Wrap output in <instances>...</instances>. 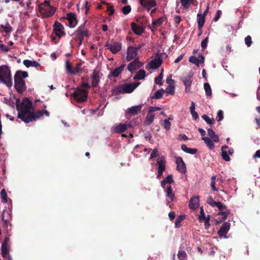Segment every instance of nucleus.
<instances>
[{
	"label": "nucleus",
	"mask_w": 260,
	"mask_h": 260,
	"mask_svg": "<svg viewBox=\"0 0 260 260\" xmlns=\"http://www.w3.org/2000/svg\"><path fill=\"white\" fill-rule=\"evenodd\" d=\"M17 111L18 112L17 118L20 119L24 123H28L33 121V104L28 98L22 100L21 104L19 102H16Z\"/></svg>",
	"instance_id": "obj_1"
},
{
	"label": "nucleus",
	"mask_w": 260,
	"mask_h": 260,
	"mask_svg": "<svg viewBox=\"0 0 260 260\" xmlns=\"http://www.w3.org/2000/svg\"><path fill=\"white\" fill-rule=\"evenodd\" d=\"M28 76L26 71H17L14 76V86L17 92L22 93L27 89L23 79Z\"/></svg>",
	"instance_id": "obj_2"
},
{
	"label": "nucleus",
	"mask_w": 260,
	"mask_h": 260,
	"mask_svg": "<svg viewBox=\"0 0 260 260\" xmlns=\"http://www.w3.org/2000/svg\"><path fill=\"white\" fill-rule=\"evenodd\" d=\"M0 82L8 87H12L13 85L11 71L7 65L0 66Z\"/></svg>",
	"instance_id": "obj_3"
},
{
	"label": "nucleus",
	"mask_w": 260,
	"mask_h": 260,
	"mask_svg": "<svg viewBox=\"0 0 260 260\" xmlns=\"http://www.w3.org/2000/svg\"><path fill=\"white\" fill-rule=\"evenodd\" d=\"M140 82H134L130 84H123L117 85L113 90L115 95L125 93H132L139 85Z\"/></svg>",
	"instance_id": "obj_4"
},
{
	"label": "nucleus",
	"mask_w": 260,
	"mask_h": 260,
	"mask_svg": "<svg viewBox=\"0 0 260 260\" xmlns=\"http://www.w3.org/2000/svg\"><path fill=\"white\" fill-rule=\"evenodd\" d=\"M39 9L41 15L44 17H49L54 15L55 12V8L51 7L49 1H45L44 3L39 6Z\"/></svg>",
	"instance_id": "obj_5"
},
{
	"label": "nucleus",
	"mask_w": 260,
	"mask_h": 260,
	"mask_svg": "<svg viewBox=\"0 0 260 260\" xmlns=\"http://www.w3.org/2000/svg\"><path fill=\"white\" fill-rule=\"evenodd\" d=\"M88 90L82 88H77L72 93V96L78 102H85L88 97Z\"/></svg>",
	"instance_id": "obj_6"
},
{
	"label": "nucleus",
	"mask_w": 260,
	"mask_h": 260,
	"mask_svg": "<svg viewBox=\"0 0 260 260\" xmlns=\"http://www.w3.org/2000/svg\"><path fill=\"white\" fill-rule=\"evenodd\" d=\"M221 155L223 159L225 161H230V156L229 155H232L234 152V149L233 148H229L227 145L222 146L221 149Z\"/></svg>",
	"instance_id": "obj_7"
},
{
	"label": "nucleus",
	"mask_w": 260,
	"mask_h": 260,
	"mask_svg": "<svg viewBox=\"0 0 260 260\" xmlns=\"http://www.w3.org/2000/svg\"><path fill=\"white\" fill-rule=\"evenodd\" d=\"M139 58V57L135 58L132 62H130L129 64H128V71H130L131 72H133V71H135V70L142 68V67L144 65V63L140 62Z\"/></svg>",
	"instance_id": "obj_8"
},
{
	"label": "nucleus",
	"mask_w": 260,
	"mask_h": 260,
	"mask_svg": "<svg viewBox=\"0 0 260 260\" xmlns=\"http://www.w3.org/2000/svg\"><path fill=\"white\" fill-rule=\"evenodd\" d=\"M64 27L62 24L58 21H55L53 24V31L57 36L59 38L65 35L64 32Z\"/></svg>",
	"instance_id": "obj_9"
},
{
	"label": "nucleus",
	"mask_w": 260,
	"mask_h": 260,
	"mask_svg": "<svg viewBox=\"0 0 260 260\" xmlns=\"http://www.w3.org/2000/svg\"><path fill=\"white\" fill-rule=\"evenodd\" d=\"M143 105H139L137 106H133L128 108L125 112V117L128 118L129 115H135L142 110Z\"/></svg>",
	"instance_id": "obj_10"
},
{
	"label": "nucleus",
	"mask_w": 260,
	"mask_h": 260,
	"mask_svg": "<svg viewBox=\"0 0 260 260\" xmlns=\"http://www.w3.org/2000/svg\"><path fill=\"white\" fill-rule=\"evenodd\" d=\"M230 225L229 221L224 222L218 232V236L220 237H225L226 234L230 230Z\"/></svg>",
	"instance_id": "obj_11"
},
{
	"label": "nucleus",
	"mask_w": 260,
	"mask_h": 260,
	"mask_svg": "<svg viewBox=\"0 0 260 260\" xmlns=\"http://www.w3.org/2000/svg\"><path fill=\"white\" fill-rule=\"evenodd\" d=\"M138 52L136 51L135 47L133 46H128L127 49V55L126 57V59L127 61H129L133 59L136 57H139L138 55Z\"/></svg>",
	"instance_id": "obj_12"
},
{
	"label": "nucleus",
	"mask_w": 260,
	"mask_h": 260,
	"mask_svg": "<svg viewBox=\"0 0 260 260\" xmlns=\"http://www.w3.org/2000/svg\"><path fill=\"white\" fill-rule=\"evenodd\" d=\"M139 2L142 7L149 11L151 8L155 7L157 4L155 0H140Z\"/></svg>",
	"instance_id": "obj_13"
},
{
	"label": "nucleus",
	"mask_w": 260,
	"mask_h": 260,
	"mask_svg": "<svg viewBox=\"0 0 260 260\" xmlns=\"http://www.w3.org/2000/svg\"><path fill=\"white\" fill-rule=\"evenodd\" d=\"M105 47L110 49L113 54H116V53L119 52L121 49V43L116 42L114 43L113 45H111V44L108 43L106 44Z\"/></svg>",
	"instance_id": "obj_14"
},
{
	"label": "nucleus",
	"mask_w": 260,
	"mask_h": 260,
	"mask_svg": "<svg viewBox=\"0 0 260 260\" xmlns=\"http://www.w3.org/2000/svg\"><path fill=\"white\" fill-rule=\"evenodd\" d=\"M125 66L126 64H125V63H123L121 66H119V67L113 69L111 71H110V74L108 76V78L110 79V76L113 77H117L119 76L120 74L122 73Z\"/></svg>",
	"instance_id": "obj_15"
},
{
	"label": "nucleus",
	"mask_w": 260,
	"mask_h": 260,
	"mask_svg": "<svg viewBox=\"0 0 260 260\" xmlns=\"http://www.w3.org/2000/svg\"><path fill=\"white\" fill-rule=\"evenodd\" d=\"M176 162L177 165V170L182 173H185L186 172V168L182 157L180 156L176 157Z\"/></svg>",
	"instance_id": "obj_16"
},
{
	"label": "nucleus",
	"mask_w": 260,
	"mask_h": 260,
	"mask_svg": "<svg viewBox=\"0 0 260 260\" xmlns=\"http://www.w3.org/2000/svg\"><path fill=\"white\" fill-rule=\"evenodd\" d=\"M91 87H96L100 82V72L94 70L91 76Z\"/></svg>",
	"instance_id": "obj_17"
},
{
	"label": "nucleus",
	"mask_w": 260,
	"mask_h": 260,
	"mask_svg": "<svg viewBox=\"0 0 260 260\" xmlns=\"http://www.w3.org/2000/svg\"><path fill=\"white\" fill-rule=\"evenodd\" d=\"M67 19L69 21V26L71 27H74L77 24V20L76 16L73 13H69L67 14Z\"/></svg>",
	"instance_id": "obj_18"
},
{
	"label": "nucleus",
	"mask_w": 260,
	"mask_h": 260,
	"mask_svg": "<svg viewBox=\"0 0 260 260\" xmlns=\"http://www.w3.org/2000/svg\"><path fill=\"white\" fill-rule=\"evenodd\" d=\"M199 196H194L191 198L189 201V207L191 209H196L199 206Z\"/></svg>",
	"instance_id": "obj_19"
},
{
	"label": "nucleus",
	"mask_w": 260,
	"mask_h": 260,
	"mask_svg": "<svg viewBox=\"0 0 260 260\" xmlns=\"http://www.w3.org/2000/svg\"><path fill=\"white\" fill-rule=\"evenodd\" d=\"M192 77V75H190L187 77H184L182 79V81L184 83V84L185 86V92H189L190 90L191 85V77Z\"/></svg>",
	"instance_id": "obj_20"
},
{
	"label": "nucleus",
	"mask_w": 260,
	"mask_h": 260,
	"mask_svg": "<svg viewBox=\"0 0 260 260\" xmlns=\"http://www.w3.org/2000/svg\"><path fill=\"white\" fill-rule=\"evenodd\" d=\"M131 26L132 30L136 35H141L144 31V27L138 25V24L135 23V22H132Z\"/></svg>",
	"instance_id": "obj_21"
},
{
	"label": "nucleus",
	"mask_w": 260,
	"mask_h": 260,
	"mask_svg": "<svg viewBox=\"0 0 260 260\" xmlns=\"http://www.w3.org/2000/svg\"><path fill=\"white\" fill-rule=\"evenodd\" d=\"M162 63V60L160 57H155L154 59L151 60L149 64L151 69H158L160 67Z\"/></svg>",
	"instance_id": "obj_22"
},
{
	"label": "nucleus",
	"mask_w": 260,
	"mask_h": 260,
	"mask_svg": "<svg viewBox=\"0 0 260 260\" xmlns=\"http://www.w3.org/2000/svg\"><path fill=\"white\" fill-rule=\"evenodd\" d=\"M85 22H86L80 25V26L77 29L76 32L77 34H80L82 35H84L85 37H88V36L89 35V32L87 29H84Z\"/></svg>",
	"instance_id": "obj_23"
},
{
	"label": "nucleus",
	"mask_w": 260,
	"mask_h": 260,
	"mask_svg": "<svg viewBox=\"0 0 260 260\" xmlns=\"http://www.w3.org/2000/svg\"><path fill=\"white\" fill-rule=\"evenodd\" d=\"M23 64L26 67V68H29V67H34L35 68H38L40 66V63H38L37 61L31 60L28 59L24 60Z\"/></svg>",
	"instance_id": "obj_24"
},
{
	"label": "nucleus",
	"mask_w": 260,
	"mask_h": 260,
	"mask_svg": "<svg viewBox=\"0 0 260 260\" xmlns=\"http://www.w3.org/2000/svg\"><path fill=\"white\" fill-rule=\"evenodd\" d=\"M166 162L165 157H161L160 160H158L157 161V164L158 165V170L163 172L166 169Z\"/></svg>",
	"instance_id": "obj_25"
},
{
	"label": "nucleus",
	"mask_w": 260,
	"mask_h": 260,
	"mask_svg": "<svg viewBox=\"0 0 260 260\" xmlns=\"http://www.w3.org/2000/svg\"><path fill=\"white\" fill-rule=\"evenodd\" d=\"M145 76L146 71L144 70V69H140L137 72L133 79L135 80H142L143 79Z\"/></svg>",
	"instance_id": "obj_26"
},
{
	"label": "nucleus",
	"mask_w": 260,
	"mask_h": 260,
	"mask_svg": "<svg viewBox=\"0 0 260 260\" xmlns=\"http://www.w3.org/2000/svg\"><path fill=\"white\" fill-rule=\"evenodd\" d=\"M0 26L3 29L2 32H5L7 34L10 33L12 31V27L8 23V22H6L5 24H1Z\"/></svg>",
	"instance_id": "obj_27"
},
{
	"label": "nucleus",
	"mask_w": 260,
	"mask_h": 260,
	"mask_svg": "<svg viewBox=\"0 0 260 260\" xmlns=\"http://www.w3.org/2000/svg\"><path fill=\"white\" fill-rule=\"evenodd\" d=\"M127 126L124 123H119L115 127V131L118 133H122L126 131Z\"/></svg>",
	"instance_id": "obj_28"
},
{
	"label": "nucleus",
	"mask_w": 260,
	"mask_h": 260,
	"mask_svg": "<svg viewBox=\"0 0 260 260\" xmlns=\"http://www.w3.org/2000/svg\"><path fill=\"white\" fill-rule=\"evenodd\" d=\"M165 92V90L163 88H160L155 92L154 95L151 96V99H160L162 98L163 95Z\"/></svg>",
	"instance_id": "obj_29"
},
{
	"label": "nucleus",
	"mask_w": 260,
	"mask_h": 260,
	"mask_svg": "<svg viewBox=\"0 0 260 260\" xmlns=\"http://www.w3.org/2000/svg\"><path fill=\"white\" fill-rule=\"evenodd\" d=\"M198 29L201 30L205 22V18L204 16H202V14H198Z\"/></svg>",
	"instance_id": "obj_30"
},
{
	"label": "nucleus",
	"mask_w": 260,
	"mask_h": 260,
	"mask_svg": "<svg viewBox=\"0 0 260 260\" xmlns=\"http://www.w3.org/2000/svg\"><path fill=\"white\" fill-rule=\"evenodd\" d=\"M166 192L167 197L170 198V200L174 201L175 199V196L174 193H173V189L171 186L167 187Z\"/></svg>",
	"instance_id": "obj_31"
},
{
	"label": "nucleus",
	"mask_w": 260,
	"mask_h": 260,
	"mask_svg": "<svg viewBox=\"0 0 260 260\" xmlns=\"http://www.w3.org/2000/svg\"><path fill=\"white\" fill-rule=\"evenodd\" d=\"M164 21V18L160 17L157 19H155L154 20L152 21V23L151 24L152 27L153 28L157 27L158 26H160V25L162 24V23Z\"/></svg>",
	"instance_id": "obj_32"
},
{
	"label": "nucleus",
	"mask_w": 260,
	"mask_h": 260,
	"mask_svg": "<svg viewBox=\"0 0 260 260\" xmlns=\"http://www.w3.org/2000/svg\"><path fill=\"white\" fill-rule=\"evenodd\" d=\"M202 140L204 141L205 144H206L207 146L208 147V148L210 149H213L214 145V143L212 142V140L210 139L209 137H202Z\"/></svg>",
	"instance_id": "obj_33"
},
{
	"label": "nucleus",
	"mask_w": 260,
	"mask_h": 260,
	"mask_svg": "<svg viewBox=\"0 0 260 260\" xmlns=\"http://www.w3.org/2000/svg\"><path fill=\"white\" fill-rule=\"evenodd\" d=\"M1 253L3 257H6L9 253L8 245L2 243L1 246Z\"/></svg>",
	"instance_id": "obj_34"
},
{
	"label": "nucleus",
	"mask_w": 260,
	"mask_h": 260,
	"mask_svg": "<svg viewBox=\"0 0 260 260\" xmlns=\"http://www.w3.org/2000/svg\"><path fill=\"white\" fill-rule=\"evenodd\" d=\"M43 116V111H38L37 112H35L34 108H32V116L34 118L33 121H36L37 119H39Z\"/></svg>",
	"instance_id": "obj_35"
},
{
	"label": "nucleus",
	"mask_w": 260,
	"mask_h": 260,
	"mask_svg": "<svg viewBox=\"0 0 260 260\" xmlns=\"http://www.w3.org/2000/svg\"><path fill=\"white\" fill-rule=\"evenodd\" d=\"M185 217V215H179L175 220V228H179L181 226L182 221L184 220Z\"/></svg>",
	"instance_id": "obj_36"
},
{
	"label": "nucleus",
	"mask_w": 260,
	"mask_h": 260,
	"mask_svg": "<svg viewBox=\"0 0 260 260\" xmlns=\"http://www.w3.org/2000/svg\"><path fill=\"white\" fill-rule=\"evenodd\" d=\"M164 69H161V72L158 76L155 78V83L156 84L161 85L162 84V79L164 77L163 75Z\"/></svg>",
	"instance_id": "obj_37"
},
{
	"label": "nucleus",
	"mask_w": 260,
	"mask_h": 260,
	"mask_svg": "<svg viewBox=\"0 0 260 260\" xmlns=\"http://www.w3.org/2000/svg\"><path fill=\"white\" fill-rule=\"evenodd\" d=\"M204 86V88H205V92H206V95L207 96H211L212 95V89H211V88L210 87L209 83L208 82L205 83Z\"/></svg>",
	"instance_id": "obj_38"
},
{
	"label": "nucleus",
	"mask_w": 260,
	"mask_h": 260,
	"mask_svg": "<svg viewBox=\"0 0 260 260\" xmlns=\"http://www.w3.org/2000/svg\"><path fill=\"white\" fill-rule=\"evenodd\" d=\"M178 258L179 260H187V254L184 250H179L178 253Z\"/></svg>",
	"instance_id": "obj_39"
},
{
	"label": "nucleus",
	"mask_w": 260,
	"mask_h": 260,
	"mask_svg": "<svg viewBox=\"0 0 260 260\" xmlns=\"http://www.w3.org/2000/svg\"><path fill=\"white\" fill-rule=\"evenodd\" d=\"M154 118V115L152 114L151 113H149L148 112V114H147V115L146 116V124H148V125H149V124L152 123Z\"/></svg>",
	"instance_id": "obj_40"
},
{
	"label": "nucleus",
	"mask_w": 260,
	"mask_h": 260,
	"mask_svg": "<svg viewBox=\"0 0 260 260\" xmlns=\"http://www.w3.org/2000/svg\"><path fill=\"white\" fill-rule=\"evenodd\" d=\"M66 69L67 71L70 74L73 75L74 69L72 68V63H70L69 60L66 61Z\"/></svg>",
	"instance_id": "obj_41"
},
{
	"label": "nucleus",
	"mask_w": 260,
	"mask_h": 260,
	"mask_svg": "<svg viewBox=\"0 0 260 260\" xmlns=\"http://www.w3.org/2000/svg\"><path fill=\"white\" fill-rule=\"evenodd\" d=\"M1 195L2 201L4 203H6V202H8V196L7 195L6 190L4 189L1 190Z\"/></svg>",
	"instance_id": "obj_42"
},
{
	"label": "nucleus",
	"mask_w": 260,
	"mask_h": 260,
	"mask_svg": "<svg viewBox=\"0 0 260 260\" xmlns=\"http://www.w3.org/2000/svg\"><path fill=\"white\" fill-rule=\"evenodd\" d=\"M102 3H103V4L108 5V11L109 12L108 15L110 16L113 15L115 11L113 7L112 6V5H110V4H108V3L105 1L102 2Z\"/></svg>",
	"instance_id": "obj_43"
},
{
	"label": "nucleus",
	"mask_w": 260,
	"mask_h": 260,
	"mask_svg": "<svg viewBox=\"0 0 260 260\" xmlns=\"http://www.w3.org/2000/svg\"><path fill=\"white\" fill-rule=\"evenodd\" d=\"M202 117L208 124H212L214 123V119L209 118V116L207 115H203Z\"/></svg>",
	"instance_id": "obj_44"
},
{
	"label": "nucleus",
	"mask_w": 260,
	"mask_h": 260,
	"mask_svg": "<svg viewBox=\"0 0 260 260\" xmlns=\"http://www.w3.org/2000/svg\"><path fill=\"white\" fill-rule=\"evenodd\" d=\"M82 65V63L79 62L77 63L76 66V67L73 69V75L79 73V72H82V69L81 68V66Z\"/></svg>",
	"instance_id": "obj_45"
},
{
	"label": "nucleus",
	"mask_w": 260,
	"mask_h": 260,
	"mask_svg": "<svg viewBox=\"0 0 260 260\" xmlns=\"http://www.w3.org/2000/svg\"><path fill=\"white\" fill-rule=\"evenodd\" d=\"M183 8H188L193 0H180Z\"/></svg>",
	"instance_id": "obj_46"
},
{
	"label": "nucleus",
	"mask_w": 260,
	"mask_h": 260,
	"mask_svg": "<svg viewBox=\"0 0 260 260\" xmlns=\"http://www.w3.org/2000/svg\"><path fill=\"white\" fill-rule=\"evenodd\" d=\"M165 91L171 95H173L175 91V87L173 85H169L165 90Z\"/></svg>",
	"instance_id": "obj_47"
},
{
	"label": "nucleus",
	"mask_w": 260,
	"mask_h": 260,
	"mask_svg": "<svg viewBox=\"0 0 260 260\" xmlns=\"http://www.w3.org/2000/svg\"><path fill=\"white\" fill-rule=\"evenodd\" d=\"M131 11V7L130 5H125V6L123 7L122 9V12L124 15H128V14L130 13Z\"/></svg>",
	"instance_id": "obj_48"
},
{
	"label": "nucleus",
	"mask_w": 260,
	"mask_h": 260,
	"mask_svg": "<svg viewBox=\"0 0 260 260\" xmlns=\"http://www.w3.org/2000/svg\"><path fill=\"white\" fill-rule=\"evenodd\" d=\"M171 123L169 120H168V119H165L163 123L164 128L166 130H169L171 128Z\"/></svg>",
	"instance_id": "obj_49"
},
{
	"label": "nucleus",
	"mask_w": 260,
	"mask_h": 260,
	"mask_svg": "<svg viewBox=\"0 0 260 260\" xmlns=\"http://www.w3.org/2000/svg\"><path fill=\"white\" fill-rule=\"evenodd\" d=\"M217 207L220 212H225V211H227V207L224 205H222L221 202H218Z\"/></svg>",
	"instance_id": "obj_50"
},
{
	"label": "nucleus",
	"mask_w": 260,
	"mask_h": 260,
	"mask_svg": "<svg viewBox=\"0 0 260 260\" xmlns=\"http://www.w3.org/2000/svg\"><path fill=\"white\" fill-rule=\"evenodd\" d=\"M205 218V213L203 207H200V213L199 216V219L200 221H202Z\"/></svg>",
	"instance_id": "obj_51"
},
{
	"label": "nucleus",
	"mask_w": 260,
	"mask_h": 260,
	"mask_svg": "<svg viewBox=\"0 0 260 260\" xmlns=\"http://www.w3.org/2000/svg\"><path fill=\"white\" fill-rule=\"evenodd\" d=\"M245 44L248 47H250L252 44V38L250 35L245 38Z\"/></svg>",
	"instance_id": "obj_52"
},
{
	"label": "nucleus",
	"mask_w": 260,
	"mask_h": 260,
	"mask_svg": "<svg viewBox=\"0 0 260 260\" xmlns=\"http://www.w3.org/2000/svg\"><path fill=\"white\" fill-rule=\"evenodd\" d=\"M189 61L194 63L196 66H199V59L196 56H191L189 58Z\"/></svg>",
	"instance_id": "obj_53"
},
{
	"label": "nucleus",
	"mask_w": 260,
	"mask_h": 260,
	"mask_svg": "<svg viewBox=\"0 0 260 260\" xmlns=\"http://www.w3.org/2000/svg\"><path fill=\"white\" fill-rule=\"evenodd\" d=\"M159 156V151L157 148H154L153 149L151 153L150 154V159L157 157Z\"/></svg>",
	"instance_id": "obj_54"
},
{
	"label": "nucleus",
	"mask_w": 260,
	"mask_h": 260,
	"mask_svg": "<svg viewBox=\"0 0 260 260\" xmlns=\"http://www.w3.org/2000/svg\"><path fill=\"white\" fill-rule=\"evenodd\" d=\"M209 41V38L206 37L202 41L201 47L203 50H205L208 45V42Z\"/></svg>",
	"instance_id": "obj_55"
},
{
	"label": "nucleus",
	"mask_w": 260,
	"mask_h": 260,
	"mask_svg": "<svg viewBox=\"0 0 260 260\" xmlns=\"http://www.w3.org/2000/svg\"><path fill=\"white\" fill-rule=\"evenodd\" d=\"M229 211L227 210L225 212H219L218 213V215H222L223 217L221 218V221H222L223 220H225V219H226L228 217V215L229 214Z\"/></svg>",
	"instance_id": "obj_56"
},
{
	"label": "nucleus",
	"mask_w": 260,
	"mask_h": 260,
	"mask_svg": "<svg viewBox=\"0 0 260 260\" xmlns=\"http://www.w3.org/2000/svg\"><path fill=\"white\" fill-rule=\"evenodd\" d=\"M166 184H171L174 181L173 177L172 174H170L169 176H167L165 179Z\"/></svg>",
	"instance_id": "obj_57"
},
{
	"label": "nucleus",
	"mask_w": 260,
	"mask_h": 260,
	"mask_svg": "<svg viewBox=\"0 0 260 260\" xmlns=\"http://www.w3.org/2000/svg\"><path fill=\"white\" fill-rule=\"evenodd\" d=\"M217 121H220L222 120V119L223 118V111H222L221 110H218V113H217Z\"/></svg>",
	"instance_id": "obj_58"
},
{
	"label": "nucleus",
	"mask_w": 260,
	"mask_h": 260,
	"mask_svg": "<svg viewBox=\"0 0 260 260\" xmlns=\"http://www.w3.org/2000/svg\"><path fill=\"white\" fill-rule=\"evenodd\" d=\"M221 13H222V12H221V10H217L216 13V15L215 16V17L213 19V21H218L220 18Z\"/></svg>",
	"instance_id": "obj_59"
},
{
	"label": "nucleus",
	"mask_w": 260,
	"mask_h": 260,
	"mask_svg": "<svg viewBox=\"0 0 260 260\" xmlns=\"http://www.w3.org/2000/svg\"><path fill=\"white\" fill-rule=\"evenodd\" d=\"M161 109L158 107H150L148 109L149 113L154 112L155 111L160 110Z\"/></svg>",
	"instance_id": "obj_60"
},
{
	"label": "nucleus",
	"mask_w": 260,
	"mask_h": 260,
	"mask_svg": "<svg viewBox=\"0 0 260 260\" xmlns=\"http://www.w3.org/2000/svg\"><path fill=\"white\" fill-rule=\"evenodd\" d=\"M208 134L210 137V138L212 140V137H214L215 134V132L211 128H209L207 129Z\"/></svg>",
	"instance_id": "obj_61"
},
{
	"label": "nucleus",
	"mask_w": 260,
	"mask_h": 260,
	"mask_svg": "<svg viewBox=\"0 0 260 260\" xmlns=\"http://www.w3.org/2000/svg\"><path fill=\"white\" fill-rule=\"evenodd\" d=\"M175 217L176 213L175 212L172 211L169 213V217L171 220H173Z\"/></svg>",
	"instance_id": "obj_62"
},
{
	"label": "nucleus",
	"mask_w": 260,
	"mask_h": 260,
	"mask_svg": "<svg viewBox=\"0 0 260 260\" xmlns=\"http://www.w3.org/2000/svg\"><path fill=\"white\" fill-rule=\"evenodd\" d=\"M204 57L202 55V54H200L198 56V61H199V66L200 63H202L204 62Z\"/></svg>",
	"instance_id": "obj_63"
},
{
	"label": "nucleus",
	"mask_w": 260,
	"mask_h": 260,
	"mask_svg": "<svg viewBox=\"0 0 260 260\" xmlns=\"http://www.w3.org/2000/svg\"><path fill=\"white\" fill-rule=\"evenodd\" d=\"M172 75L170 74L167 78L166 82L168 83H173L174 82V80L172 79Z\"/></svg>",
	"instance_id": "obj_64"
}]
</instances>
